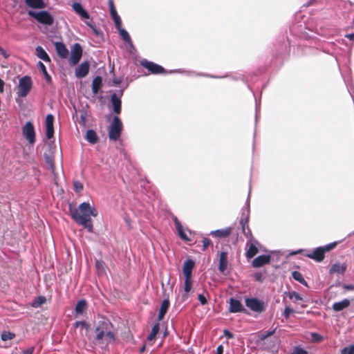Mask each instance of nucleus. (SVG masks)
<instances>
[{"mask_svg":"<svg viewBox=\"0 0 354 354\" xmlns=\"http://www.w3.org/2000/svg\"><path fill=\"white\" fill-rule=\"evenodd\" d=\"M140 64L146 68L149 73L153 75H159V74H172V73H183L189 76H201L209 78H214V79H220L224 78L227 77V75L223 76H218V75H212L207 73H196L195 71H189L183 69H173L167 71L163 66L159 65L153 62L149 61L146 59H143L140 62Z\"/></svg>","mask_w":354,"mask_h":354,"instance_id":"f03ea898","label":"nucleus"},{"mask_svg":"<svg viewBox=\"0 0 354 354\" xmlns=\"http://www.w3.org/2000/svg\"><path fill=\"white\" fill-rule=\"evenodd\" d=\"M25 5L31 8V10H41L46 7L44 0H24Z\"/></svg>","mask_w":354,"mask_h":354,"instance_id":"aec40b11","label":"nucleus"},{"mask_svg":"<svg viewBox=\"0 0 354 354\" xmlns=\"http://www.w3.org/2000/svg\"><path fill=\"white\" fill-rule=\"evenodd\" d=\"M109 7L110 15L114 22L115 27L119 28L120 26H122V19L116 10L113 0H109Z\"/></svg>","mask_w":354,"mask_h":354,"instance_id":"dca6fc26","label":"nucleus"},{"mask_svg":"<svg viewBox=\"0 0 354 354\" xmlns=\"http://www.w3.org/2000/svg\"><path fill=\"white\" fill-rule=\"evenodd\" d=\"M294 313H295V310L293 308H292L290 306H286L283 312V315L285 317L286 319H288L290 317V315Z\"/></svg>","mask_w":354,"mask_h":354,"instance_id":"8fccbe9b","label":"nucleus"},{"mask_svg":"<svg viewBox=\"0 0 354 354\" xmlns=\"http://www.w3.org/2000/svg\"><path fill=\"white\" fill-rule=\"evenodd\" d=\"M32 86V81L30 76L24 75L19 80L18 91L19 97H24L30 91Z\"/></svg>","mask_w":354,"mask_h":354,"instance_id":"423d86ee","label":"nucleus"},{"mask_svg":"<svg viewBox=\"0 0 354 354\" xmlns=\"http://www.w3.org/2000/svg\"><path fill=\"white\" fill-rule=\"evenodd\" d=\"M270 261V254H261L254 259L252 266L255 268H259L265 265L269 264Z\"/></svg>","mask_w":354,"mask_h":354,"instance_id":"2eb2a0df","label":"nucleus"},{"mask_svg":"<svg viewBox=\"0 0 354 354\" xmlns=\"http://www.w3.org/2000/svg\"><path fill=\"white\" fill-rule=\"evenodd\" d=\"M247 86H248V89L252 91V93H253V95L254 97V99H255V123L257 124L258 113H259V111L260 110V102L259 103L257 102V98H256L255 95H254V93L252 91V89L251 88L249 84H248Z\"/></svg>","mask_w":354,"mask_h":354,"instance_id":"c03bdc74","label":"nucleus"},{"mask_svg":"<svg viewBox=\"0 0 354 354\" xmlns=\"http://www.w3.org/2000/svg\"><path fill=\"white\" fill-rule=\"evenodd\" d=\"M291 274L292 277L295 281H298L299 283H300L301 284L306 287H308V282L305 280V279L304 278L303 275L301 274L300 272L295 270L292 272Z\"/></svg>","mask_w":354,"mask_h":354,"instance_id":"72a5a7b5","label":"nucleus"},{"mask_svg":"<svg viewBox=\"0 0 354 354\" xmlns=\"http://www.w3.org/2000/svg\"><path fill=\"white\" fill-rule=\"evenodd\" d=\"M110 102L113 113L115 115L118 116L122 111V100L118 97L115 94H111Z\"/></svg>","mask_w":354,"mask_h":354,"instance_id":"f3484780","label":"nucleus"},{"mask_svg":"<svg viewBox=\"0 0 354 354\" xmlns=\"http://www.w3.org/2000/svg\"><path fill=\"white\" fill-rule=\"evenodd\" d=\"M37 68H39V70L41 71V73L44 75L46 83L50 84L52 82V77L48 73L46 66L44 64V63L41 62V61H39L37 62Z\"/></svg>","mask_w":354,"mask_h":354,"instance_id":"2f4dec72","label":"nucleus"},{"mask_svg":"<svg viewBox=\"0 0 354 354\" xmlns=\"http://www.w3.org/2000/svg\"><path fill=\"white\" fill-rule=\"evenodd\" d=\"M83 54V48L80 44L75 43L71 48V54L69 56V63L72 66L77 64Z\"/></svg>","mask_w":354,"mask_h":354,"instance_id":"1a4fd4ad","label":"nucleus"},{"mask_svg":"<svg viewBox=\"0 0 354 354\" xmlns=\"http://www.w3.org/2000/svg\"><path fill=\"white\" fill-rule=\"evenodd\" d=\"M95 335L93 337L92 342L95 344H105V347L108 346V344L111 342L109 338L106 337V333L103 332L102 330H97V328H95Z\"/></svg>","mask_w":354,"mask_h":354,"instance_id":"ddd939ff","label":"nucleus"},{"mask_svg":"<svg viewBox=\"0 0 354 354\" xmlns=\"http://www.w3.org/2000/svg\"><path fill=\"white\" fill-rule=\"evenodd\" d=\"M90 62L88 60H84L82 62L75 70V77L80 79L85 77L90 69Z\"/></svg>","mask_w":354,"mask_h":354,"instance_id":"f8f14e48","label":"nucleus"},{"mask_svg":"<svg viewBox=\"0 0 354 354\" xmlns=\"http://www.w3.org/2000/svg\"><path fill=\"white\" fill-rule=\"evenodd\" d=\"M46 301V297H44L43 295H39V296L36 297L34 299V300L32 301V302L31 304V306H32V307L37 308L40 307L44 304H45Z\"/></svg>","mask_w":354,"mask_h":354,"instance_id":"e433bc0d","label":"nucleus"},{"mask_svg":"<svg viewBox=\"0 0 354 354\" xmlns=\"http://www.w3.org/2000/svg\"><path fill=\"white\" fill-rule=\"evenodd\" d=\"M231 232L232 228L227 227L211 231L209 234L217 238H226L230 234Z\"/></svg>","mask_w":354,"mask_h":354,"instance_id":"c85d7f7f","label":"nucleus"},{"mask_svg":"<svg viewBox=\"0 0 354 354\" xmlns=\"http://www.w3.org/2000/svg\"><path fill=\"white\" fill-rule=\"evenodd\" d=\"M93 32L97 37H103V32L101 31L100 29L97 28L95 26V24H94L92 28H90Z\"/></svg>","mask_w":354,"mask_h":354,"instance_id":"13d9d810","label":"nucleus"},{"mask_svg":"<svg viewBox=\"0 0 354 354\" xmlns=\"http://www.w3.org/2000/svg\"><path fill=\"white\" fill-rule=\"evenodd\" d=\"M304 255L319 263L323 261L325 258V253L322 246L317 247L313 251L308 250Z\"/></svg>","mask_w":354,"mask_h":354,"instance_id":"9b49d317","label":"nucleus"},{"mask_svg":"<svg viewBox=\"0 0 354 354\" xmlns=\"http://www.w3.org/2000/svg\"><path fill=\"white\" fill-rule=\"evenodd\" d=\"M223 335L227 339H230L234 337V334L227 329L223 330Z\"/></svg>","mask_w":354,"mask_h":354,"instance_id":"0e129e2a","label":"nucleus"},{"mask_svg":"<svg viewBox=\"0 0 354 354\" xmlns=\"http://www.w3.org/2000/svg\"><path fill=\"white\" fill-rule=\"evenodd\" d=\"M87 308V302L84 299L77 301L75 306V313L76 315H82Z\"/></svg>","mask_w":354,"mask_h":354,"instance_id":"7c9ffc66","label":"nucleus"},{"mask_svg":"<svg viewBox=\"0 0 354 354\" xmlns=\"http://www.w3.org/2000/svg\"><path fill=\"white\" fill-rule=\"evenodd\" d=\"M127 86H128V84H126V86L124 88H120V90H118L115 92H113L111 94H115L118 96V97L121 99L123 95L124 91L127 88Z\"/></svg>","mask_w":354,"mask_h":354,"instance_id":"e2e57ef3","label":"nucleus"},{"mask_svg":"<svg viewBox=\"0 0 354 354\" xmlns=\"http://www.w3.org/2000/svg\"><path fill=\"white\" fill-rule=\"evenodd\" d=\"M254 279L258 282L262 283L264 281V277L263 276V274L260 272H256L254 275Z\"/></svg>","mask_w":354,"mask_h":354,"instance_id":"052dcab7","label":"nucleus"},{"mask_svg":"<svg viewBox=\"0 0 354 354\" xmlns=\"http://www.w3.org/2000/svg\"><path fill=\"white\" fill-rule=\"evenodd\" d=\"M46 129V137L50 140L54 136V127H45Z\"/></svg>","mask_w":354,"mask_h":354,"instance_id":"864d4df0","label":"nucleus"},{"mask_svg":"<svg viewBox=\"0 0 354 354\" xmlns=\"http://www.w3.org/2000/svg\"><path fill=\"white\" fill-rule=\"evenodd\" d=\"M54 45L56 53L59 58L66 59L68 57L69 51L63 41H56Z\"/></svg>","mask_w":354,"mask_h":354,"instance_id":"a211bd4d","label":"nucleus"},{"mask_svg":"<svg viewBox=\"0 0 354 354\" xmlns=\"http://www.w3.org/2000/svg\"><path fill=\"white\" fill-rule=\"evenodd\" d=\"M290 354H309V353L304 348L301 347V346L298 345L292 348V351Z\"/></svg>","mask_w":354,"mask_h":354,"instance_id":"79ce46f5","label":"nucleus"},{"mask_svg":"<svg viewBox=\"0 0 354 354\" xmlns=\"http://www.w3.org/2000/svg\"><path fill=\"white\" fill-rule=\"evenodd\" d=\"M102 87V78L101 76L97 75L92 82L91 89L94 95L98 94L101 91Z\"/></svg>","mask_w":354,"mask_h":354,"instance_id":"bb28decb","label":"nucleus"},{"mask_svg":"<svg viewBox=\"0 0 354 354\" xmlns=\"http://www.w3.org/2000/svg\"><path fill=\"white\" fill-rule=\"evenodd\" d=\"M15 337V334L10 331H3L1 333V338L2 341L12 339Z\"/></svg>","mask_w":354,"mask_h":354,"instance_id":"37998d69","label":"nucleus"},{"mask_svg":"<svg viewBox=\"0 0 354 354\" xmlns=\"http://www.w3.org/2000/svg\"><path fill=\"white\" fill-rule=\"evenodd\" d=\"M173 221L179 237L185 241H190L189 238L188 237L187 234L185 232V230L183 228L180 221L178 219V218L175 216L173 218Z\"/></svg>","mask_w":354,"mask_h":354,"instance_id":"5701e85b","label":"nucleus"},{"mask_svg":"<svg viewBox=\"0 0 354 354\" xmlns=\"http://www.w3.org/2000/svg\"><path fill=\"white\" fill-rule=\"evenodd\" d=\"M241 230H242L243 234L246 237H248V238H251L252 237V232H251L250 229L249 228V227L247 225H241Z\"/></svg>","mask_w":354,"mask_h":354,"instance_id":"3c124183","label":"nucleus"},{"mask_svg":"<svg viewBox=\"0 0 354 354\" xmlns=\"http://www.w3.org/2000/svg\"><path fill=\"white\" fill-rule=\"evenodd\" d=\"M127 44L128 45L127 52L131 55H133L136 52V49L134 44H133L132 40L127 42Z\"/></svg>","mask_w":354,"mask_h":354,"instance_id":"5fc2aeb1","label":"nucleus"},{"mask_svg":"<svg viewBox=\"0 0 354 354\" xmlns=\"http://www.w3.org/2000/svg\"><path fill=\"white\" fill-rule=\"evenodd\" d=\"M159 330H160V322H158V319H157V322L156 323H154V324L153 325L150 333L156 336L157 334L158 333Z\"/></svg>","mask_w":354,"mask_h":354,"instance_id":"603ef678","label":"nucleus"},{"mask_svg":"<svg viewBox=\"0 0 354 354\" xmlns=\"http://www.w3.org/2000/svg\"><path fill=\"white\" fill-rule=\"evenodd\" d=\"M337 243H338V242L334 241V242L328 243L326 245L322 246V248H324V253L326 254V252L334 249L337 246Z\"/></svg>","mask_w":354,"mask_h":354,"instance_id":"09e8293b","label":"nucleus"},{"mask_svg":"<svg viewBox=\"0 0 354 354\" xmlns=\"http://www.w3.org/2000/svg\"><path fill=\"white\" fill-rule=\"evenodd\" d=\"M169 306H170V301H169V298H165L161 301V304H160V306L159 308L158 317H157V319H158V322H161L164 319L165 315L167 314V313L169 308Z\"/></svg>","mask_w":354,"mask_h":354,"instance_id":"6ab92c4d","label":"nucleus"},{"mask_svg":"<svg viewBox=\"0 0 354 354\" xmlns=\"http://www.w3.org/2000/svg\"><path fill=\"white\" fill-rule=\"evenodd\" d=\"M259 252V249L255 245V243H250L248 249L245 252V256L248 259L253 258L257 253Z\"/></svg>","mask_w":354,"mask_h":354,"instance_id":"f704fd0d","label":"nucleus"},{"mask_svg":"<svg viewBox=\"0 0 354 354\" xmlns=\"http://www.w3.org/2000/svg\"><path fill=\"white\" fill-rule=\"evenodd\" d=\"M347 266L346 263L336 262L333 263L329 269L328 273L329 274H333L336 273L337 274L344 275L345 272L346 271Z\"/></svg>","mask_w":354,"mask_h":354,"instance_id":"412c9836","label":"nucleus"},{"mask_svg":"<svg viewBox=\"0 0 354 354\" xmlns=\"http://www.w3.org/2000/svg\"><path fill=\"white\" fill-rule=\"evenodd\" d=\"M227 252L221 251L219 257V262L218 269L220 272L224 273L227 267Z\"/></svg>","mask_w":354,"mask_h":354,"instance_id":"393cba45","label":"nucleus"},{"mask_svg":"<svg viewBox=\"0 0 354 354\" xmlns=\"http://www.w3.org/2000/svg\"><path fill=\"white\" fill-rule=\"evenodd\" d=\"M68 212L75 223L86 229L89 233L94 232L91 216L96 217L98 215V212L94 206L91 205L88 202H83L77 207L69 203Z\"/></svg>","mask_w":354,"mask_h":354,"instance_id":"f257e3e1","label":"nucleus"},{"mask_svg":"<svg viewBox=\"0 0 354 354\" xmlns=\"http://www.w3.org/2000/svg\"><path fill=\"white\" fill-rule=\"evenodd\" d=\"M195 266V261L191 259H187L183 266V273L184 276H192V270Z\"/></svg>","mask_w":354,"mask_h":354,"instance_id":"4be33fe9","label":"nucleus"},{"mask_svg":"<svg viewBox=\"0 0 354 354\" xmlns=\"http://www.w3.org/2000/svg\"><path fill=\"white\" fill-rule=\"evenodd\" d=\"M275 330L276 329H274V330H268L263 333H261L259 336V339L261 340H264L266 339V338H268V337H270L272 335H274V333H275Z\"/></svg>","mask_w":354,"mask_h":354,"instance_id":"de8ad7c7","label":"nucleus"},{"mask_svg":"<svg viewBox=\"0 0 354 354\" xmlns=\"http://www.w3.org/2000/svg\"><path fill=\"white\" fill-rule=\"evenodd\" d=\"M342 288L346 290H354V284H342Z\"/></svg>","mask_w":354,"mask_h":354,"instance_id":"338daca9","label":"nucleus"},{"mask_svg":"<svg viewBox=\"0 0 354 354\" xmlns=\"http://www.w3.org/2000/svg\"><path fill=\"white\" fill-rule=\"evenodd\" d=\"M34 351H35V347L31 346L28 348L23 350L22 353H23V354H32Z\"/></svg>","mask_w":354,"mask_h":354,"instance_id":"774afa93","label":"nucleus"},{"mask_svg":"<svg viewBox=\"0 0 354 354\" xmlns=\"http://www.w3.org/2000/svg\"><path fill=\"white\" fill-rule=\"evenodd\" d=\"M250 205L247 204L241 209L239 223L241 225H248L250 220Z\"/></svg>","mask_w":354,"mask_h":354,"instance_id":"b1692460","label":"nucleus"},{"mask_svg":"<svg viewBox=\"0 0 354 354\" xmlns=\"http://www.w3.org/2000/svg\"><path fill=\"white\" fill-rule=\"evenodd\" d=\"M55 117L53 114L48 113L45 118V127H54Z\"/></svg>","mask_w":354,"mask_h":354,"instance_id":"a19ab883","label":"nucleus"},{"mask_svg":"<svg viewBox=\"0 0 354 354\" xmlns=\"http://www.w3.org/2000/svg\"><path fill=\"white\" fill-rule=\"evenodd\" d=\"M71 6L74 12L79 15L81 19H90V15L88 12L84 8L80 2H73Z\"/></svg>","mask_w":354,"mask_h":354,"instance_id":"4468645a","label":"nucleus"},{"mask_svg":"<svg viewBox=\"0 0 354 354\" xmlns=\"http://www.w3.org/2000/svg\"><path fill=\"white\" fill-rule=\"evenodd\" d=\"M184 291L185 294H187L192 288V276H184Z\"/></svg>","mask_w":354,"mask_h":354,"instance_id":"4c0bfd02","label":"nucleus"},{"mask_svg":"<svg viewBox=\"0 0 354 354\" xmlns=\"http://www.w3.org/2000/svg\"><path fill=\"white\" fill-rule=\"evenodd\" d=\"M84 189V186H83V184L78 181V180H75L73 182V189L75 191V192L76 193H80V192H82Z\"/></svg>","mask_w":354,"mask_h":354,"instance_id":"49530a36","label":"nucleus"},{"mask_svg":"<svg viewBox=\"0 0 354 354\" xmlns=\"http://www.w3.org/2000/svg\"><path fill=\"white\" fill-rule=\"evenodd\" d=\"M84 138L91 145H95L99 141V136L95 131L92 129L86 131Z\"/></svg>","mask_w":354,"mask_h":354,"instance_id":"cd10ccee","label":"nucleus"},{"mask_svg":"<svg viewBox=\"0 0 354 354\" xmlns=\"http://www.w3.org/2000/svg\"><path fill=\"white\" fill-rule=\"evenodd\" d=\"M95 267L97 270H103L105 267V263L102 260H96L95 261Z\"/></svg>","mask_w":354,"mask_h":354,"instance_id":"bf43d9fd","label":"nucleus"},{"mask_svg":"<svg viewBox=\"0 0 354 354\" xmlns=\"http://www.w3.org/2000/svg\"><path fill=\"white\" fill-rule=\"evenodd\" d=\"M244 302L245 306L254 313H261L266 310L265 301L256 297H245Z\"/></svg>","mask_w":354,"mask_h":354,"instance_id":"39448f33","label":"nucleus"},{"mask_svg":"<svg viewBox=\"0 0 354 354\" xmlns=\"http://www.w3.org/2000/svg\"><path fill=\"white\" fill-rule=\"evenodd\" d=\"M115 28L118 31V33H119L120 37L122 39V40L125 43L130 41V40H131L129 33L128 32V31L126 29L123 28L122 27V26H120L119 28Z\"/></svg>","mask_w":354,"mask_h":354,"instance_id":"c9c22d12","label":"nucleus"},{"mask_svg":"<svg viewBox=\"0 0 354 354\" xmlns=\"http://www.w3.org/2000/svg\"><path fill=\"white\" fill-rule=\"evenodd\" d=\"M95 328L97 330H102L106 333V337L109 338L111 341L114 342L115 340V335L113 332L114 326L109 319L103 318L99 321Z\"/></svg>","mask_w":354,"mask_h":354,"instance_id":"0eeeda50","label":"nucleus"},{"mask_svg":"<svg viewBox=\"0 0 354 354\" xmlns=\"http://www.w3.org/2000/svg\"><path fill=\"white\" fill-rule=\"evenodd\" d=\"M228 311L230 313H241L245 315L250 314L248 310L243 306L241 301L234 297L229 299Z\"/></svg>","mask_w":354,"mask_h":354,"instance_id":"9d476101","label":"nucleus"},{"mask_svg":"<svg viewBox=\"0 0 354 354\" xmlns=\"http://www.w3.org/2000/svg\"><path fill=\"white\" fill-rule=\"evenodd\" d=\"M122 82V77H113L112 80L113 85L118 86Z\"/></svg>","mask_w":354,"mask_h":354,"instance_id":"69168bd1","label":"nucleus"},{"mask_svg":"<svg viewBox=\"0 0 354 354\" xmlns=\"http://www.w3.org/2000/svg\"><path fill=\"white\" fill-rule=\"evenodd\" d=\"M36 55L38 58L44 61L45 62H50L51 59L48 54L46 50L40 46H38L35 48Z\"/></svg>","mask_w":354,"mask_h":354,"instance_id":"c756f323","label":"nucleus"},{"mask_svg":"<svg viewBox=\"0 0 354 354\" xmlns=\"http://www.w3.org/2000/svg\"><path fill=\"white\" fill-rule=\"evenodd\" d=\"M284 295L288 297L293 302L296 303L298 301H303V297L296 291H286L284 292Z\"/></svg>","mask_w":354,"mask_h":354,"instance_id":"473e14b6","label":"nucleus"},{"mask_svg":"<svg viewBox=\"0 0 354 354\" xmlns=\"http://www.w3.org/2000/svg\"><path fill=\"white\" fill-rule=\"evenodd\" d=\"M27 13L29 17L44 26H50L54 24L55 19L53 15L46 10L41 9L39 11L28 10Z\"/></svg>","mask_w":354,"mask_h":354,"instance_id":"7ed1b4c3","label":"nucleus"},{"mask_svg":"<svg viewBox=\"0 0 354 354\" xmlns=\"http://www.w3.org/2000/svg\"><path fill=\"white\" fill-rule=\"evenodd\" d=\"M198 299L200 301L201 304L204 306L207 304V299L204 295L203 293L198 294Z\"/></svg>","mask_w":354,"mask_h":354,"instance_id":"4d7b16f0","label":"nucleus"},{"mask_svg":"<svg viewBox=\"0 0 354 354\" xmlns=\"http://www.w3.org/2000/svg\"><path fill=\"white\" fill-rule=\"evenodd\" d=\"M203 251H205L209 245H212V241L208 238H203Z\"/></svg>","mask_w":354,"mask_h":354,"instance_id":"6e6d98bb","label":"nucleus"},{"mask_svg":"<svg viewBox=\"0 0 354 354\" xmlns=\"http://www.w3.org/2000/svg\"><path fill=\"white\" fill-rule=\"evenodd\" d=\"M351 305V300L348 299H344L343 300L335 302L333 304L332 308L335 312H340L347 308Z\"/></svg>","mask_w":354,"mask_h":354,"instance_id":"a878e982","label":"nucleus"},{"mask_svg":"<svg viewBox=\"0 0 354 354\" xmlns=\"http://www.w3.org/2000/svg\"><path fill=\"white\" fill-rule=\"evenodd\" d=\"M123 124L118 115H114L108 129V136L110 140H118L122 132Z\"/></svg>","mask_w":354,"mask_h":354,"instance_id":"20e7f679","label":"nucleus"},{"mask_svg":"<svg viewBox=\"0 0 354 354\" xmlns=\"http://www.w3.org/2000/svg\"><path fill=\"white\" fill-rule=\"evenodd\" d=\"M44 157L45 159V162H46V164H48L49 165L50 169L52 171H54L55 170V162H54L53 156L50 154H48V153H45L44 154Z\"/></svg>","mask_w":354,"mask_h":354,"instance_id":"ea45409f","label":"nucleus"},{"mask_svg":"<svg viewBox=\"0 0 354 354\" xmlns=\"http://www.w3.org/2000/svg\"><path fill=\"white\" fill-rule=\"evenodd\" d=\"M22 135L30 145H33L36 140V133L33 123L28 121L22 127Z\"/></svg>","mask_w":354,"mask_h":354,"instance_id":"6e6552de","label":"nucleus"},{"mask_svg":"<svg viewBox=\"0 0 354 354\" xmlns=\"http://www.w3.org/2000/svg\"><path fill=\"white\" fill-rule=\"evenodd\" d=\"M308 252V250L306 249H298L297 250H292L290 252V256H293L297 254H301L304 255V254H306Z\"/></svg>","mask_w":354,"mask_h":354,"instance_id":"680f3d73","label":"nucleus"},{"mask_svg":"<svg viewBox=\"0 0 354 354\" xmlns=\"http://www.w3.org/2000/svg\"><path fill=\"white\" fill-rule=\"evenodd\" d=\"M79 326L84 328L86 331H88L91 328V324L84 320L76 321L73 324V327L74 328H77Z\"/></svg>","mask_w":354,"mask_h":354,"instance_id":"58836bf2","label":"nucleus"},{"mask_svg":"<svg viewBox=\"0 0 354 354\" xmlns=\"http://www.w3.org/2000/svg\"><path fill=\"white\" fill-rule=\"evenodd\" d=\"M341 354H354V344L344 347L341 350Z\"/></svg>","mask_w":354,"mask_h":354,"instance_id":"a18cd8bd","label":"nucleus"}]
</instances>
